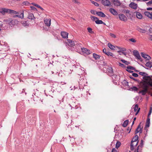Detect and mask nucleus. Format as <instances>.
Returning <instances> with one entry per match:
<instances>
[{"instance_id": "obj_34", "label": "nucleus", "mask_w": 152, "mask_h": 152, "mask_svg": "<svg viewBox=\"0 0 152 152\" xmlns=\"http://www.w3.org/2000/svg\"><path fill=\"white\" fill-rule=\"evenodd\" d=\"M91 20L93 21H95L96 20L98 19V18L95 17V16H91Z\"/></svg>"}, {"instance_id": "obj_31", "label": "nucleus", "mask_w": 152, "mask_h": 152, "mask_svg": "<svg viewBox=\"0 0 152 152\" xmlns=\"http://www.w3.org/2000/svg\"><path fill=\"white\" fill-rule=\"evenodd\" d=\"M138 136L137 135H136L134 138L132 139V141L133 142H137V141L138 140Z\"/></svg>"}, {"instance_id": "obj_55", "label": "nucleus", "mask_w": 152, "mask_h": 152, "mask_svg": "<svg viewBox=\"0 0 152 152\" xmlns=\"http://www.w3.org/2000/svg\"><path fill=\"white\" fill-rule=\"evenodd\" d=\"M103 52L104 53H105L106 54L107 53V52H106V50L105 48H104L103 50Z\"/></svg>"}, {"instance_id": "obj_37", "label": "nucleus", "mask_w": 152, "mask_h": 152, "mask_svg": "<svg viewBox=\"0 0 152 152\" xmlns=\"http://www.w3.org/2000/svg\"><path fill=\"white\" fill-rule=\"evenodd\" d=\"M130 88L132 89V91H136L138 90V88L135 86H133V87H131Z\"/></svg>"}, {"instance_id": "obj_28", "label": "nucleus", "mask_w": 152, "mask_h": 152, "mask_svg": "<svg viewBox=\"0 0 152 152\" xmlns=\"http://www.w3.org/2000/svg\"><path fill=\"white\" fill-rule=\"evenodd\" d=\"M108 47L111 50H114L115 47L110 43L108 44Z\"/></svg>"}, {"instance_id": "obj_62", "label": "nucleus", "mask_w": 152, "mask_h": 152, "mask_svg": "<svg viewBox=\"0 0 152 152\" xmlns=\"http://www.w3.org/2000/svg\"><path fill=\"white\" fill-rule=\"evenodd\" d=\"M149 31L150 32V33H152V28H150L149 29Z\"/></svg>"}, {"instance_id": "obj_20", "label": "nucleus", "mask_w": 152, "mask_h": 152, "mask_svg": "<svg viewBox=\"0 0 152 152\" xmlns=\"http://www.w3.org/2000/svg\"><path fill=\"white\" fill-rule=\"evenodd\" d=\"M96 14H97L99 16L103 18L105 17L106 16L104 13L101 11L96 12Z\"/></svg>"}, {"instance_id": "obj_27", "label": "nucleus", "mask_w": 152, "mask_h": 152, "mask_svg": "<svg viewBox=\"0 0 152 152\" xmlns=\"http://www.w3.org/2000/svg\"><path fill=\"white\" fill-rule=\"evenodd\" d=\"M129 123V120H126L124 121V123L122 124V126L124 127H126Z\"/></svg>"}, {"instance_id": "obj_50", "label": "nucleus", "mask_w": 152, "mask_h": 152, "mask_svg": "<svg viewBox=\"0 0 152 152\" xmlns=\"http://www.w3.org/2000/svg\"><path fill=\"white\" fill-rule=\"evenodd\" d=\"M117 48H119L122 51H126V49L125 48H120L119 47H117Z\"/></svg>"}, {"instance_id": "obj_26", "label": "nucleus", "mask_w": 152, "mask_h": 152, "mask_svg": "<svg viewBox=\"0 0 152 152\" xmlns=\"http://www.w3.org/2000/svg\"><path fill=\"white\" fill-rule=\"evenodd\" d=\"M95 22L96 24H103L104 25H105V23L103 22L102 20H99L98 19L97 20H96L95 21Z\"/></svg>"}, {"instance_id": "obj_25", "label": "nucleus", "mask_w": 152, "mask_h": 152, "mask_svg": "<svg viewBox=\"0 0 152 152\" xmlns=\"http://www.w3.org/2000/svg\"><path fill=\"white\" fill-rule=\"evenodd\" d=\"M112 76V79L114 80H118L120 79V77L118 75H113Z\"/></svg>"}, {"instance_id": "obj_61", "label": "nucleus", "mask_w": 152, "mask_h": 152, "mask_svg": "<svg viewBox=\"0 0 152 152\" xmlns=\"http://www.w3.org/2000/svg\"><path fill=\"white\" fill-rule=\"evenodd\" d=\"M148 10H152V7H148L147 8Z\"/></svg>"}, {"instance_id": "obj_44", "label": "nucleus", "mask_w": 152, "mask_h": 152, "mask_svg": "<svg viewBox=\"0 0 152 152\" xmlns=\"http://www.w3.org/2000/svg\"><path fill=\"white\" fill-rule=\"evenodd\" d=\"M16 21L15 20H12L9 23L10 25H11V24L14 25V22Z\"/></svg>"}, {"instance_id": "obj_53", "label": "nucleus", "mask_w": 152, "mask_h": 152, "mask_svg": "<svg viewBox=\"0 0 152 152\" xmlns=\"http://www.w3.org/2000/svg\"><path fill=\"white\" fill-rule=\"evenodd\" d=\"M72 1L74 2L75 3L79 4V3L76 0H72Z\"/></svg>"}, {"instance_id": "obj_52", "label": "nucleus", "mask_w": 152, "mask_h": 152, "mask_svg": "<svg viewBox=\"0 0 152 152\" xmlns=\"http://www.w3.org/2000/svg\"><path fill=\"white\" fill-rule=\"evenodd\" d=\"M148 38L149 40L152 41V35H149L148 36Z\"/></svg>"}, {"instance_id": "obj_43", "label": "nucleus", "mask_w": 152, "mask_h": 152, "mask_svg": "<svg viewBox=\"0 0 152 152\" xmlns=\"http://www.w3.org/2000/svg\"><path fill=\"white\" fill-rule=\"evenodd\" d=\"M129 41L133 42H136V40L134 38H131L129 39Z\"/></svg>"}, {"instance_id": "obj_30", "label": "nucleus", "mask_w": 152, "mask_h": 152, "mask_svg": "<svg viewBox=\"0 0 152 152\" xmlns=\"http://www.w3.org/2000/svg\"><path fill=\"white\" fill-rule=\"evenodd\" d=\"M137 30L139 31H140V32H142V33H145L146 31L145 30L141 28H137Z\"/></svg>"}, {"instance_id": "obj_60", "label": "nucleus", "mask_w": 152, "mask_h": 152, "mask_svg": "<svg viewBox=\"0 0 152 152\" xmlns=\"http://www.w3.org/2000/svg\"><path fill=\"white\" fill-rule=\"evenodd\" d=\"M140 147L141 148L140 145H139L138 146V147H137V149L136 150H137L138 151Z\"/></svg>"}, {"instance_id": "obj_2", "label": "nucleus", "mask_w": 152, "mask_h": 152, "mask_svg": "<svg viewBox=\"0 0 152 152\" xmlns=\"http://www.w3.org/2000/svg\"><path fill=\"white\" fill-rule=\"evenodd\" d=\"M0 13L3 15H5L6 13L17 14L14 16V17H18L21 19L24 18V11L23 10L18 12L10 9L2 8L0 9Z\"/></svg>"}, {"instance_id": "obj_58", "label": "nucleus", "mask_w": 152, "mask_h": 152, "mask_svg": "<svg viewBox=\"0 0 152 152\" xmlns=\"http://www.w3.org/2000/svg\"><path fill=\"white\" fill-rule=\"evenodd\" d=\"M152 108H151L150 109L148 114H151L152 113Z\"/></svg>"}, {"instance_id": "obj_57", "label": "nucleus", "mask_w": 152, "mask_h": 152, "mask_svg": "<svg viewBox=\"0 0 152 152\" xmlns=\"http://www.w3.org/2000/svg\"><path fill=\"white\" fill-rule=\"evenodd\" d=\"M143 142L142 140H141V143H140V145H141V148H142V146Z\"/></svg>"}, {"instance_id": "obj_11", "label": "nucleus", "mask_w": 152, "mask_h": 152, "mask_svg": "<svg viewBox=\"0 0 152 152\" xmlns=\"http://www.w3.org/2000/svg\"><path fill=\"white\" fill-rule=\"evenodd\" d=\"M151 115H148V118L146 120V125L145 126V127H148L150 126V117Z\"/></svg>"}, {"instance_id": "obj_17", "label": "nucleus", "mask_w": 152, "mask_h": 152, "mask_svg": "<svg viewBox=\"0 0 152 152\" xmlns=\"http://www.w3.org/2000/svg\"><path fill=\"white\" fill-rule=\"evenodd\" d=\"M67 40L68 41L67 44L70 47H73L75 45V43L72 40L70 39H68Z\"/></svg>"}, {"instance_id": "obj_40", "label": "nucleus", "mask_w": 152, "mask_h": 152, "mask_svg": "<svg viewBox=\"0 0 152 152\" xmlns=\"http://www.w3.org/2000/svg\"><path fill=\"white\" fill-rule=\"evenodd\" d=\"M123 12L124 13H126L127 14H129V10H123Z\"/></svg>"}, {"instance_id": "obj_16", "label": "nucleus", "mask_w": 152, "mask_h": 152, "mask_svg": "<svg viewBox=\"0 0 152 152\" xmlns=\"http://www.w3.org/2000/svg\"><path fill=\"white\" fill-rule=\"evenodd\" d=\"M145 16L152 20V12L151 13L148 11L145 12L144 13Z\"/></svg>"}, {"instance_id": "obj_48", "label": "nucleus", "mask_w": 152, "mask_h": 152, "mask_svg": "<svg viewBox=\"0 0 152 152\" xmlns=\"http://www.w3.org/2000/svg\"><path fill=\"white\" fill-rule=\"evenodd\" d=\"M32 4L34 5V6L36 7H37L38 8L39 7H40V6L39 5H38V4H35L34 3H32Z\"/></svg>"}, {"instance_id": "obj_33", "label": "nucleus", "mask_w": 152, "mask_h": 152, "mask_svg": "<svg viewBox=\"0 0 152 152\" xmlns=\"http://www.w3.org/2000/svg\"><path fill=\"white\" fill-rule=\"evenodd\" d=\"M121 61L123 63H124L125 64H126L127 65H128L129 64H130V63L129 62L126 61L125 60H124V59H121Z\"/></svg>"}, {"instance_id": "obj_1", "label": "nucleus", "mask_w": 152, "mask_h": 152, "mask_svg": "<svg viewBox=\"0 0 152 152\" xmlns=\"http://www.w3.org/2000/svg\"><path fill=\"white\" fill-rule=\"evenodd\" d=\"M139 74L143 76L142 78L144 80H142L140 82V85L143 90L140 91L138 93L141 94L142 95H145L148 91L149 86L152 87V79L150 76H148V74L145 72H141Z\"/></svg>"}, {"instance_id": "obj_19", "label": "nucleus", "mask_w": 152, "mask_h": 152, "mask_svg": "<svg viewBox=\"0 0 152 152\" xmlns=\"http://www.w3.org/2000/svg\"><path fill=\"white\" fill-rule=\"evenodd\" d=\"M140 124L138 126V127H137V129H136L135 131V133L137 134L138 132H140V133H141L142 132V128H141V127L140 126Z\"/></svg>"}, {"instance_id": "obj_5", "label": "nucleus", "mask_w": 152, "mask_h": 152, "mask_svg": "<svg viewBox=\"0 0 152 152\" xmlns=\"http://www.w3.org/2000/svg\"><path fill=\"white\" fill-rule=\"evenodd\" d=\"M118 17L120 20L125 22L127 20L126 17L123 14H121L118 15Z\"/></svg>"}, {"instance_id": "obj_64", "label": "nucleus", "mask_w": 152, "mask_h": 152, "mask_svg": "<svg viewBox=\"0 0 152 152\" xmlns=\"http://www.w3.org/2000/svg\"><path fill=\"white\" fill-rule=\"evenodd\" d=\"M39 8H40L42 11H43L44 10V9L43 8H42V7H41L40 6V7H39Z\"/></svg>"}, {"instance_id": "obj_7", "label": "nucleus", "mask_w": 152, "mask_h": 152, "mask_svg": "<svg viewBox=\"0 0 152 152\" xmlns=\"http://www.w3.org/2000/svg\"><path fill=\"white\" fill-rule=\"evenodd\" d=\"M132 109L134 110V111L135 113V114H138L140 110V108H139L138 105L136 104L134 107H132Z\"/></svg>"}, {"instance_id": "obj_18", "label": "nucleus", "mask_w": 152, "mask_h": 152, "mask_svg": "<svg viewBox=\"0 0 152 152\" xmlns=\"http://www.w3.org/2000/svg\"><path fill=\"white\" fill-rule=\"evenodd\" d=\"M44 22L45 24L48 26H50L51 24V19H45L44 20Z\"/></svg>"}, {"instance_id": "obj_22", "label": "nucleus", "mask_w": 152, "mask_h": 152, "mask_svg": "<svg viewBox=\"0 0 152 152\" xmlns=\"http://www.w3.org/2000/svg\"><path fill=\"white\" fill-rule=\"evenodd\" d=\"M28 18L29 19L34 20L35 19L33 14L31 13H29Z\"/></svg>"}, {"instance_id": "obj_54", "label": "nucleus", "mask_w": 152, "mask_h": 152, "mask_svg": "<svg viewBox=\"0 0 152 152\" xmlns=\"http://www.w3.org/2000/svg\"><path fill=\"white\" fill-rule=\"evenodd\" d=\"M111 152H117V151L115 148H113L112 149Z\"/></svg>"}, {"instance_id": "obj_59", "label": "nucleus", "mask_w": 152, "mask_h": 152, "mask_svg": "<svg viewBox=\"0 0 152 152\" xmlns=\"http://www.w3.org/2000/svg\"><path fill=\"white\" fill-rule=\"evenodd\" d=\"M127 71L129 72H130V73H132L133 72V71H132L131 70H130V69H127Z\"/></svg>"}, {"instance_id": "obj_49", "label": "nucleus", "mask_w": 152, "mask_h": 152, "mask_svg": "<svg viewBox=\"0 0 152 152\" xmlns=\"http://www.w3.org/2000/svg\"><path fill=\"white\" fill-rule=\"evenodd\" d=\"M132 75L133 76L135 77H137L138 76V75L136 73H133Z\"/></svg>"}, {"instance_id": "obj_32", "label": "nucleus", "mask_w": 152, "mask_h": 152, "mask_svg": "<svg viewBox=\"0 0 152 152\" xmlns=\"http://www.w3.org/2000/svg\"><path fill=\"white\" fill-rule=\"evenodd\" d=\"M121 143L119 141H117L115 145V148L118 149L121 145Z\"/></svg>"}, {"instance_id": "obj_12", "label": "nucleus", "mask_w": 152, "mask_h": 152, "mask_svg": "<svg viewBox=\"0 0 152 152\" xmlns=\"http://www.w3.org/2000/svg\"><path fill=\"white\" fill-rule=\"evenodd\" d=\"M129 6L131 8L134 9H136L137 8V4L133 2H131L129 5Z\"/></svg>"}, {"instance_id": "obj_38", "label": "nucleus", "mask_w": 152, "mask_h": 152, "mask_svg": "<svg viewBox=\"0 0 152 152\" xmlns=\"http://www.w3.org/2000/svg\"><path fill=\"white\" fill-rule=\"evenodd\" d=\"M21 23L24 26H26L27 25V23L26 21H21Z\"/></svg>"}, {"instance_id": "obj_39", "label": "nucleus", "mask_w": 152, "mask_h": 152, "mask_svg": "<svg viewBox=\"0 0 152 152\" xmlns=\"http://www.w3.org/2000/svg\"><path fill=\"white\" fill-rule=\"evenodd\" d=\"M127 69H129L131 70H134L135 68L134 67L132 66H128L126 67Z\"/></svg>"}, {"instance_id": "obj_23", "label": "nucleus", "mask_w": 152, "mask_h": 152, "mask_svg": "<svg viewBox=\"0 0 152 152\" xmlns=\"http://www.w3.org/2000/svg\"><path fill=\"white\" fill-rule=\"evenodd\" d=\"M136 16L137 18L139 19H141L142 18V15L139 12H136Z\"/></svg>"}, {"instance_id": "obj_35", "label": "nucleus", "mask_w": 152, "mask_h": 152, "mask_svg": "<svg viewBox=\"0 0 152 152\" xmlns=\"http://www.w3.org/2000/svg\"><path fill=\"white\" fill-rule=\"evenodd\" d=\"M90 1L91 2L92 4H94L95 6L97 7L99 6V4L98 3H97L96 2H95L91 0H90Z\"/></svg>"}, {"instance_id": "obj_4", "label": "nucleus", "mask_w": 152, "mask_h": 152, "mask_svg": "<svg viewBox=\"0 0 152 152\" xmlns=\"http://www.w3.org/2000/svg\"><path fill=\"white\" fill-rule=\"evenodd\" d=\"M138 142H133L131 141L130 145V149L131 151H133L135 147H136L138 144Z\"/></svg>"}, {"instance_id": "obj_63", "label": "nucleus", "mask_w": 152, "mask_h": 152, "mask_svg": "<svg viewBox=\"0 0 152 152\" xmlns=\"http://www.w3.org/2000/svg\"><path fill=\"white\" fill-rule=\"evenodd\" d=\"M121 53L122 54H123L125 56H126V53L124 52H121Z\"/></svg>"}, {"instance_id": "obj_56", "label": "nucleus", "mask_w": 152, "mask_h": 152, "mask_svg": "<svg viewBox=\"0 0 152 152\" xmlns=\"http://www.w3.org/2000/svg\"><path fill=\"white\" fill-rule=\"evenodd\" d=\"M119 66H121L122 67H123L124 66V65L123 64H122L121 63H119Z\"/></svg>"}, {"instance_id": "obj_3", "label": "nucleus", "mask_w": 152, "mask_h": 152, "mask_svg": "<svg viewBox=\"0 0 152 152\" xmlns=\"http://www.w3.org/2000/svg\"><path fill=\"white\" fill-rule=\"evenodd\" d=\"M133 55L137 59L139 60L140 61H142V59L140 55L138 52L136 50H134L133 51Z\"/></svg>"}, {"instance_id": "obj_36", "label": "nucleus", "mask_w": 152, "mask_h": 152, "mask_svg": "<svg viewBox=\"0 0 152 152\" xmlns=\"http://www.w3.org/2000/svg\"><path fill=\"white\" fill-rule=\"evenodd\" d=\"M88 32L89 33H91V34H93L94 33V31H92V29L91 28H87Z\"/></svg>"}, {"instance_id": "obj_9", "label": "nucleus", "mask_w": 152, "mask_h": 152, "mask_svg": "<svg viewBox=\"0 0 152 152\" xmlns=\"http://www.w3.org/2000/svg\"><path fill=\"white\" fill-rule=\"evenodd\" d=\"M81 50L82 52L85 55H88L90 53V51L87 48H83Z\"/></svg>"}, {"instance_id": "obj_15", "label": "nucleus", "mask_w": 152, "mask_h": 152, "mask_svg": "<svg viewBox=\"0 0 152 152\" xmlns=\"http://www.w3.org/2000/svg\"><path fill=\"white\" fill-rule=\"evenodd\" d=\"M109 11L113 15H118V13L117 12L116 10L112 8H110L109 9Z\"/></svg>"}, {"instance_id": "obj_8", "label": "nucleus", "mask_w": 152, "mask_h": 152, "mask_svg": "<svg viewBox=\"0 0 152 152\" xmlns=\"http://www.w3.org/2000/svg\"><path fill=\"white\" fill-rule=\"evenodd\" d=\"M141 55L142 57L145 59L146 60H149L151 58L150 56L145 54L144 53H141Z\"/></svg>"}, {"instance_id": "obj_42", "label": "nucleus", "mask_w": 152, "mask_h": 152, "mask_svg": "<svg viewBox=\"0 0 152 152\" xmlns=\"http://www.w3.org/2000/svg\"><path fill=\"white\" fill-rule=\"evenodd\" d=\"M106 55H107L108 56H113V53H111L109 52H107Z\"/></svg>"}, {"instance_id": "obj_51", "label": "nucleus", "mask_w": 152, "mask_h": 152, "mask_svg": "<svg viewBox=\"0 0 152 152\" xmlns=\"http://www.w3.org/2000/svg\"><path fill=\"white\" fill-rule=\"evenodd\" d=\"M110 35L113 38H115L116 37V36L114 34L110 33Z\"/></svg>"}, {"instance_id": "obj_24", "label": "nucleus", "mask_w": 152, "mask_h": 152, "mask_svg": "<svg viewBox=\"0 0 152 152\" xmlns=\"http://www.w3.org/2000/svg\"><path fill=\"white\" fill-rule=\"evenodd\" d=\"M93 56L95 60L99 59L100 57V56L95 53L93 54Z\"/></svg>"}, {"instance_id": "obj_29", "label": "nucleus", "mask_w": 152, "mask_h": 152, "mask_svg": "<svg viewBox=\"0 0 152 152\" xmlns=\"http://www.w3.org/2000/svg\"><path fill=\"white\" fill-rule=\"evenodd\" d=\"M145 65L146 66L151 68L152 67V63L151 62H147L146 63Z\"/></svg>"}, {"instance_id": "obj_10", "label": "nucleus", "mask_w": 152, "mask_h": 152, "mask_svg": "<svg viewBox=\"0 0 152 152\" xmlns=\"http://www.w3.org/2000/svg\"><path fill=\"white\" fill-rule=\"evenodd\" d=\"M102 3L105 6H109L110 5V2L108 0H102Z\"/></svg>"}, {"instance_id": "obj_6", "label": "nucleus", "mask_w": 152, "mask_h": 152, "mask_svg": "<svg viewBox=\"0 0 152 152\" xmlns=\"http://www.w3.org/2000/svg\"><path fill=\"white\" fill-rule=\"evenodd\" d=\"M107 74L110 76H113V69L111 67H108L107 69Z\"/></svg>"}, {"instance_id": "obj_21", "label": "nucleus", "mask_w": 152, "mask_h": 152, "mask_svg": "<svg viewBox=\"0 0 152 152\" xmlns=\"http://www.w3.org/2000/svg\"><path fill=\"white\" fill-rule=\"evenodd\" d=\"M3 45H4L2 48V50L5 52H6L9 50V47L7 45L5 44L4 43V44Z\"/></svg>"}, {"instance_id": "obj_45", "label": "nucleus", "mask_w": 152, "mask_h": 152, "mask_svg": "<svg viewBox=\"0 0 152 152\" xmlns=\"http://www.w3.org/2000/svg\"><path fill=\"white\" fill-rule=\"evenodd\" d=\"M97 12L95 10H91V13L92 14H94V15H95V14H96V12Z\"/></svg>"}, {"instance_id": "obj_41", "label": "nucleus", "mask_w": 152, "mask_h": 152, "mask_svg": "<svg viewBox=\"0 0 152 152\" xmlns=\"http://www.w3.org/2000/svg\"><path fill=\"white\" fill-rule=\"evenodd\" d=\"M151 4H152V0L150 1L147 3V4L148 6H150Z\"/></svg>"}, {"instance_id": "obj_13", "label": "nucleus", "mask_w": 152, "mask_h": 152, "mask_svg": "<svg viewBox=\"0 0 152 152\" xmlns=\"http://www.w3.org/2000/svg\"><path fill=\"white\" fill-rule=\"evenodd\" d=\"M61 34L62 37L64 38H68V33L65 31H61Z\"/></svg>"}, {"instance_id": "obj_47", "label": "nucleus", "mask_w": 152, "mask_h": 152, "mask_svg": "<svg viewBox=\"0 0 152 152\" xmlns=\"http://www.w3.org/2000/svg\"><path fill=\"white\" fill-rule=\"evenodd\" d=\"M30 8H31V9L33 10L36 11L37 10V9L34 6H31L30 7Z\"/></svg>"}, {"instance_id": "obj_46", "label": "nucleus", "mask_w": 152, "mask_h": 152, "mask_svg": "<svg viewBox=\"0 0 152 152\" xmlns=\"http://www.w3.org/2000/svg\"><path fill=\"white\" fill-rule=\"evenodd\" d=\"M23 4H24L26 6H27L28 5V4H29V3L28 1H24L23 3Z\"/></svg>"}, {"instance_id": "obj_14", "label": "nucleus", "mask_w": 152, "mask_h": 152, "mask_svg": "<svg viewBox=\"0 0 152 152\" xmlns=\"http://www.w3.org/2000/svg\"><path fill=\"white\" fill-rule=\"evenodd\" d=\"M114 5L115 6H119L121 4V3L119 0H112Z\"/></svg>"}]
</instances>
